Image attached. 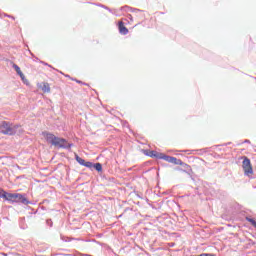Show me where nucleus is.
<instances>
[{
	"instance_id": "5",
	"label": "nucleus",
	"mask_w": 256,
	"mask_h": 256,
	"mask_svg": "<svg viewBox=\"0 0 256 256\" xmlns=\"http://www.w3.org/2000/svg\"><path fill=\"white\" fill-rule=\"evenodd\" d=\"M76 161L79 163V165H82L83 167H87L88 169H91L93 167V164L91 162L85 161V159L79 157V155L76 154Z\"/></svg>"
},
{
	"instance_id": "6",
	"label": "nucleus",
	"mask_w": 256,
	"mask_h": 256,
	"mask_svg": "<svg viewBox=\"0 0 256 256\" xmlns=\"http://www.w3.org/2000/svg\"><path fill=\"white\" fill-rule=\"evenodd\" d=\"M118 29H119V33H121V35H127V33H129V29H127V27H125V23H123V21H120L118 23Z\"/></svg>"
},
{
	"instance_id": "1",
	"label": "nucleus",
	"mask_w": 256,
	"mask_h": 256,
	"mask_svg": "<svg viewBox=\"0 0 256 256\" xmlns=\"http://www.w3.org/2000/svg\"><path fill=\"white\" fill-rule=\"evenodd\" d=\"M42 136L47 141V143H50L54 147H59L60 149H66V147L71 148V144H68L65 138H59L53 133L42 132Z\"/></svg>"
},
{
	"instance_id": "3",
	"label": "nucleus",
	"mask_w": 256,
	"mask_h": 256,
	"mask_svg": "<svg viewBox=\"0 0 256 256\" xmlns=\"http://www.w3.org/2000/svg\"><path fill=\"white\" fill-rule=\"evenodd\" d=\"M242 169L244 174L249 177V175H253V166L251 165V160L247 158V156L242 157Z\"/></svg>"
},
{
	"instance_id": "4",
	"label": "nucleus",
	"mask_w": 256,
	"mask_h": 256,
	"mask_svg": "<svg viewBox=\"0 0 256 256\" xmlns=\"http://www.w3.org/2000/svg\"><path fill=\"white\" fill-rule=\"evenodd\" d=\"M0 133L3 135H15V130L9 126L7 123H3L1 128H0Z\"/></svg>"
},
{
	"instance_id": "14",
	"label": "nucleus",
	"mask_w": 256,
	"mask_h": 256,
	"mask_svg": "<svg viewBox=\"0 0 256 256\" xmlns=\"http://www.w3.org/2000/svg\"><path fill=\"white\" fill-rule=\"evenodd\" d=\"M22 81L25 85H29V80H27V78H25V75H24V79H22Z\"/></svg>"
},
{
	"instance_id": "7",
	"label": "nucleus",
	"mask_w": 256,
	"mask_h": 256,
	"mask_svg": "<svg viewBox=\"0 0 256 256\" xmlns=\"http://www.w3.org/2000/svg\"><path fill=\"white\" fill-rule=\"evenodd\" d=\"M145 155L148 157H152L155 159H160L161 153H158L157 151H149V150H144Z\"/></svg>"
},
{
	"instance_id": "13",
	"label": "nucleus",
	"mask_w": 256,
	"mask_h": 256,
	"mask_svg": "<svg viewBox=\"0 0 256 256\" xmlns=\"http://www.w3.org/2000/svg\"><path fill=\"white\" fill-rule=\"evenodd\" d=\"M247 221H249L253 227H256V221L253 218H247Z\"/></svg>"
},
{
	"instance_id": "10",
	"label": "nucleus",
	"mask_w": 256,
	"mask_h": 256,
	"mask_svg": "<svg viewBox=\"0 0 256 256\" xmlns=\"http://www.w3.org/2000/svg\"><path fill=\"white\" fill-rule=\"evenodd\" d=\"M170 163H173V165H183V161H181V159H177L176 157H172Z\"/></svg>"
},
{
	"instance_id": "11",
	"label": "nucleus",
	"mask_w": 256,
	"mask_h": 256,
	"mask_svg": "<svg viewBox=\"0 0 256 256\" xmlns=\"http://www.w3.org/2000/svg\"><path fill=\"white\" fill-rule=\"evenodd\" d=\"M172 157L173 156H168V155H165V154L161 153L160 159H164V161H167L168 163H171Z\"/></svg>"
},
{
	"instance_id": "8",
	"label": "nucleus",
	"mask_w": 256,
	"mask_h": 256,
	"mask_svg": "<svg viewBox=\"0 0 256 256\" xmlns=\"http://www.w3.org/2000/svg\"><path fill=\"white\" fill-rule=\"evenodd\" d=\"M43 93H51V86L47 82H43L42 85L39 86Z\"/></svg>"
},
{
	"instance_id": "2",
	"label": "nucleus",
	"mask_w": 256,
	"mask_h": 256,
	"mask_svg": "<svg viewBox=\"0 0 256 256\" xmlns=\"http://www.w3.org/2000/svg\"><path fill=\"white\" fill-rule=\"evenodd\" d=\"M2 197L11 203H22L23 205H29V200H27L23 194L3 192Z\"/></svg>"
},
{
	"instance_id": "12",
	"label": "nucleus",
	"mask_w": 256,
	"mask_h": 256,
	"mask_svg": "<svg viewBox=\"0 0 256 256\" xmlns=\"http://www.w3.org/2000/svg\"><path fill=\"white\" fill-rule=\"evenodd\" d=\"M94 169H96V171L101 172L103 171V166L101 165V163H96L93 165Z\"/></svg>"
},
{
	"instance_id": "9",
	"label": "nucleus",
	"mask_w": 256,
	"mask_h": 256,
	"mask_svg": "<svg viewBox=\"0 0 256 256\" xmlns=\"http://www.w3.org/2000/svg\"><path fill=\"white\" fill-rule=\"evenodd\" d=\"M13 69H15V71L19 75L20 79H24V74L21 71V68L17 64H13Z\"/></svg>"
}]
</instances>
